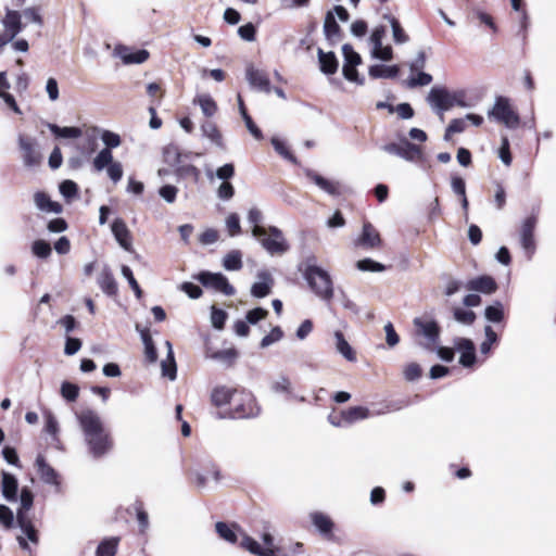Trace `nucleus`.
Instances as JSON below:
<instances>
[{"mask_svg": "<svg viewBox=\"0 0 556 556\" xmlns=\"http://www.w3.org/2000/svg\"><path fill=\"white\" fill-rule=\"evenodd\" d=\"M77 419L88 454L94 459L109 455L114 447V441L100 415L92 409H85L77 415Z\"/></svg>", "mask_w": 556, "mask_h": 556, "instance_id": "nucleus-1", "label": "nucleus"}, {"mask_svg": "<svg viewBox=\"0 0 556 556\" xmlns=\"http://www.w3.org/2000/svg\"><path fill=\"white\" fill-rule=\"evenodd\" d=\"M315 257H308L304 268V279L311 290L321 300L329 302L333 298V282L327 270L317 266Z\"/></svg>", "mask_w": 556, "mask_h": 556, "instance_id": "nucleus-2", "label": "nucleus"}, {"mask_svg": "<svg viewBox=\"0 0 556 556\" xmlns=\"http://www.w3.org/2000/svg\"><path fill=\"white\" fill-rule=\"evenodd\" d=\"M262 540L264 547H262L256 540L248 535L242 536L240 544L250 553L257 556H279L278 554H285L287 548L285 543L282 541L276 543L275 538L269 532H264Z\"/></svg>", "mask_w": 556, "mask_h": 556, "instance_id": "nucleus-3", "label": "nucleus"}, {"mask_svg": "<svg viewBox=\"0 0 556 556\" xmlns=\"http://www.w3.org/2000/svg\"><path fill=\"white\" fill-rule=\"evenodd\" d=\"M17 144L25 167L35 168L41 164L42 154L40 146L35 138L20 134L17 136Z\"/></svg>", "mask_w": 556, "mask_h": 556, "instance_id": "nucleus-4", "label": "nucleus"}, {"mask_svg": "<svg viewBox=\"0 0 556 556\" xmlns=\"http://www.w3.org/2000/svg\"><path fill=\"white\" fill-rule=\"evenodd\" d=\"M489 117H493L510 129L517 128L520 124L519 115L513 110L508 99L503 97L496 98L492 110L489 111Z\"/></svg>", "mask_w": 556, "mask_h": 556, "instance_id": "nucleus-5", "label": "nucleus"}, {"mask_svg": "<svg viewBox=\"0 0 556 556\" xmlns=\"http://www.w3.org/2000/svg\"><path fill=\"white\" fill-rule=\"evenodd\" d=\"M454 96L444 87H433L427 96V102L432 111L444 121V113L454 106Z\"/></svg>", "mask_w": 556, "mask_h": 556, "instance_id": "nucleus-6", "label": "nucleus"}, {"mask_svg": "<svg viewBox=\"0 0 556 556\" xmlns=\"http://www.w3.org/2000/svg\"><path fill=\"white\" fill-rule=\"evenodd\" d=\"M266 230L267 232L264 237H256L260 240L262 247L270 255L285 254L289 250V244L282 231L275 226H270Z\"/></svg>", "mask_w": 556, "mask_h": 556, "instance_id": "nucleus-7", "label": "nucleus"}, {"mask_svg": "<svg viewBox=\"0 0 556 556\" xmlns=\"http://www.w3.org/2000/svg\"><path fill=\"white\" fill-rule=\"evenodd\" d=\"M417 329V333L425 338V342L420 343L425 349L432 350L439 342L440 328L434 320H426L421 317H416L413 320Z\"/></svg>", "mask_w": 556, "mask_h": 556, "instance_id": "nucleus-8", "label": "nucleus"}, {"mask_svg": "<svg viewBox=\"0 0 556 556\" xmlns=\"http://www.w3.org/2000/svg\"><path fill=\"white\" fill-rule=\"evenodd\" d=\"M5 528L16 529V540L22 549L29 553L33 552L30 544L37 546L38 544V532L34 527V523H2Z\"/></svg>", "mask_w": 556, "mask_h": 556, "instance_id": "nucleus-9", "label": "nucleus"}, {"mask_svg": "<svg viewBox=\"0 0 556 556\" xmlns=\"http://www.w3.org/2000/svg\"><path fill=\"white\" fill-rule=\"evenodd\" d=\"M197 279L206 288L214 289L225 295H233L235 288L228 282V279L220 273L202 271Z\"/></svg>", "mask_w": 556, "mask_h": 556, "instance_id": "nucleus-10", "label": "nucleus"}, {"mask_svg": "<svg viewBox=\"0 0 556 556\" xmlns=\"http://www.w3.org/2000/svg\"><path fill=\"white\" fill-rule=\"evenodd\" d=\"M536 226V217L528 216L521 224L520 228V244L523 249L527 258L531 260L535 252L534 229Z\"/></svg>", "mask_w": 556, "mask_h": 556, "instance_id": "nucleus-11", "label": "nucleus"}, {"mask_svg": "<svg viewBox=\"0 0 556 556\" xmlns=\"http://www.w3.org/2000/svg\"><path fill=\"white\" fill-rule=\"evenodd\" d=\"M245 78L253 89L265 93H269L271 91L267 73L255 68L252 64L247 66Z\"/></svg>", "mask_w": 556, "mask_h": 556, "instance_id": "nucleus-12", "label": "nucleus"}, {"mask_svg": "<svg viewBox=\"0 0 556 556\" xmlns=\"http://www.w3.org/2000/svg\"><path fill=\"white\" fill-rule=\"evenodd\" d=\"M454 349L459 352V364L464 367H472L476 363V348L470 339H454Z\"/></svg>", "mask_w": 556, "mask_h": 556, "instance_id": "nucleus-13", "label": "nucleus"}, {"mask_svg": "<svg viewBox=\"0 0 556 556\" xmlns=\"http://www.w3.org/2000/svg\"><path fill=\"white\" fill-rule=\"evenodd\" d=\"M22 14L15 10H7L4 17L1 23L4 27L3 35L10 38L12 41L23 30Z\"/></svg>", "mask_w": 556, "mask_h": 556, "instance_id": "nucleus-14", "label": "nucleus"}, {"mask_svg": "<svg viewBox=\"0 0 556 556\" xmlns=\"http://www.w3.org/2000/svg\"><path fill=\"white\" fill-rule=\"evenodd\" d=\"M258 281L254 282L251 287V294L254 298L262 299L271 292L274 279L269 271L261 270L257 273Z\"/></svg>", "mask_w": 556, "mask_h": 556, "instance_id": "nucleus-15", "label": "nucleus"}, {"mask_svg": "<svg viewBox=\"0 0 556 556\" xmlns=\"http://www.w3.org/2000/svg\"><path fill=\"white\" fill-rule=\"evenodd\" d=\"M304 175L308 180L314 182L319 189H321L326 193L331 195L340 194L338 182L329 180L309 168L304 169Z\"/></svg>", "mask_w": 556, "mask_h": 556, "instance_id": "nucleus-16", "label": "nucleus"}, {"mask_svg": "<svg viewBox=\"0 0 556 556\" xmlns=\"http://www.w3.org/2000/svg\"><path fill=\"white\" fill-rule=\"evenodd\" d=\"M36 467L40 479L47 483L60 488L59 473L46 462L42 455L36 458Z\"/></svg>", "mask_w": 556, "mask_h": 556, "instance_id": "nucleus-17", "label": "nucleus"}, {"mask_svg": "<svg viewBox=\"0 0 556 556\" xmlns=\"http://www.w3.org/2000/svg\"><path fill=\"white\" fill-rule=\"evenodd\" d=\"M466 288L470 291L492 294L496 291L497 283L493 277L484 275L469 280Z\"/></svg>", "mask_w": 556, "mask_h": 556, "instance_id": "nucleus-18", "label": "nucleus"}, {"mask_svg": "<svg viewBox=\"0 0 556 556\" xmlns=\"http://www.w3.org/2000/svg\"><path fill=\"white\" fill-rule=\"evenodd\" d=\"M399 157H402L407 162L421 163L425 160V154L419 146L409 142L407 139H404L401 141Z\"/></svg>", "mask_w": 556, "mask_h": 556, "instance_id": "nucleus-19", "label": "nucleus"}, {"mask_svg": "<svg viewBox=\"0 0 556 556\" xmlns=\"http://www.w3.org/2000/svg\"><path fill=\"white\" fill-rule=\"evenodd\" d=\"M116 54L125 64H141L149 58V52L147 50L141 49L134 51L127 47H117Z\"/></svg>", "mask_w": 556, "mask_h": 556, "instance_id": "nucleus-20", "label": "nucleus"}, {"mask_svg": "<svg viewBox=\"0 0 556 556\" xmlns=\"http://www.w3.org/2000/svg\"><path fill=\"white\" fill-rule=\"evenodd\" d=\"M112 232L118 242V244L126 251L131 250V238L130 232L125 224V222L121 218H116L112 224Z\"/></svg>", "mask_w": 556, "mask_h": 556, "instance_id": "nucleus-21", "label": "nucleus"}, {"mask_svg": "<svg viewBox=\"0 0 556 556\" xmlns=\"http://www.w3.org/2000/svg\"><path fill=\"white\" fill-rule=\"evenodd\" d=\"M240 404L235 407V415L238 418L254 417L258 414L260 408L256 406L254 397L251 394H243Z\"/></svg>", "mask_w": 556, "mask_h": 556, "instance_id": "nucleus-22", "label": "nucleus"}, {"mask_svg": "<svg viewBox=\"0 0 556 556\" xmlns=\"http://www.w3.org/2000/svg\"><path fill=\"white\" fill-rule=\"evenodd\" d=\"M200 129L204 138L208 139L218 149L226 150L223 135L215 123L206 121L201 125Z\"/></svg>", "mask_w": 556, "mask_h": 556, "instance_id": "nucleus-23", "label": "nucleus"}, {"mask_svg": "<svg viewBox=\"0 0 556 556\" xmlns=\"http://www.w3.org/2000/svg\"><path fill=\"white\" fill-rule=\"evenodd\" d=\"M34 202L36 207L41 212L54 214H60L62 212V205L52 201L49 194L43 191L35 192Z\"/></svg>", "mask_w": 556, "mask_h": 556, "instance_id": "nucleus-24", "label": "nucleus"}, {"mask_svg": "<svg viewBox=\"0 0 556 556\" xmlns=\"http://www.w3.org/2000/svg\"><path fill=\"white\" fill-rule=\"evenodd\" d=\"M98 285L100 289L105 293L108 296H116L118 292L117 282L112 274V271L105 267L101 271V274L98 277Z\"/></svg>", "mask_w": 556, "mask_h": 556, "instance_id": "nucleus-25", "label": "nucleus"}, {"mask_svg": "<svg viewBox=\"0 0 556 556\" xmlns=\"http://www.w3.org/2000/svg\"><path fill=\"white\" fill-rule=\"evenodd\" d=\"M1 478V491L3 497L9 502L16 501L18 489L17 479L7 471H2Z\"/></svg>", "mask_w": 556, "mask_h": 556, "instance_id": "nucleus-26", "label": "nucleus"}, {"mask_svg": "<svg viewBox=\"0 0 556 556\" xmlns=\"http://www.w3.org/2000/svg\"><path fill=\"white\" fill-rule=\"evenodd\" d=\"M119 518L125 519L126 521L134 518H136L137 521H148L149 515L144 509L143 504L136 501L119 513Z\"/></svg>", "mask_w": 556, "mask_h": 556, "instance_id": "nucleus-27", "label": "nucleus"}, {"mask_svg": "<svg viewBox=\"0 0 556 556\" xmlns=\"http://www.w3.org/2000/svg\"><path fill=\"white\" fill-rule=\"evenodd\" d=\"M380 237L378 231L372 227L371 224L366 223L363 226V232L357 239L356 244L364 248H375L379 245Z\"/></svg>", "mask_w": 556, "mask_h": 556, "instance_id": "nucleus-28", "label": "nucleus"}, {"mask_svg": "<svg viewBox=\"0 0 556 556\" xmlns=\"http://www.w3.org/2000/svg\"><path fill=\"white\" fill-rule=\"evenodd\" d=\"M334 348L346 361L355 362L356 355L352 346L345 340L341 331H334L333 333Z\"/></svg>", "mask_w": 556, "mask_h": 556, "instance_id": "nucleus-29", "label": "nucleus"}, {"mask_svg": "<svg viewBox=\"0 0 556 556\" xmlns=\"http://www.w3.org/2000/svg\"><path fill=\"white\" fill-rule=\"evenodd\" d=\"M193 104L200 106L205 117L214 116L218 110L215 100L208 93L197 94L193 99Z\"/></svg>", "mask_w": 556, "mask_h": 556, "instance_id": "nucleus-30", "label": "nucleus"}, {"mask_svg": "<svg viewBox=\"0 0 556 556\" xmlns=\"http://www.w3.org/2000/svg\"><path fill=\"white\" fill-rule=\"evenodd\" d=\"M320 71L326 75H332L338 70V61L333 52H324L320 48L317 51Z\"/></svg>", "mask_w": 556, "mask_h": 556, "instance_id": "nucleus-31", "label": "nucleus"}, {"mask_svg": "<svg viewBox=\"0 0 556 556\" xmlns=\"http://www.w3.org/2000/svg\"><path fill=\"white\" fill-rule=\"evenodd\" d=\"M239 356V353L236 349L233 348H230V349H225V350H220V351H215V352H212L210 353L208 351L206 352V357L207 358H211V359H214V361H217L228 367L232 366L236 362V359L238 358Z\"/></svg>", "mask_w": 556, "mask_h": 556, "instance_id": "nucleus-32", "label": "nucleus"}, {"mask_svg": "<svg viewBox=\"0 0 556 556\" xmlns=\"http://www.w3.org/2000/svg\"><path fill=\"white\" fill-rule=\"evenodd\" d=\"M34 495L30 490L23 488L20 495V508L17 509L16 521H27L26 513L31 508Z\"/></svg>", "mask_w": 556, "mask_h": 556, "instance_id": "nucleus-33", "label": "nucleus"}, {"mask_svg": "<svg viewBox=\"0 0 556 556\" xmlns=\"http://www.w3.org/2000/svg\"><path fill=\"white\" fill-rule=\"evenodd\" d=\"M383 18L390 23L393 40L396 45H403L409 41V36L405 33L397 18L391 14H384Z\"/></svg>", "mask_w": 556, "mask_h": 556, "instance_id": "nucleus-34", "label": "nucleus"}, {"mask_svg": "<svg viewBox=\"0 0 556 556\" xmlns=\"http://www.w3.org/2000/svg\"><path fill=\"white\" fill-rule=\"evenodd\" d=\"M312 532L318 534L326 541H339L340 536L337 534L338 530L336 523H312Z\"/></svg>", "mask_w": 556, "mask_h": 556, "instance_id": "nucleus-35", "label": "nucleus"}, {"mask_svg": "<svg viewBox=\"0 0 556 556\" xmlns=\"http://www.w3.org/2000/svg\"><path fill=\"white\" fill-rule=\"evenodd\" d=\"M118 543V536H110L103 539L96 549V556H115L117 553Z\"/></svg>", "mask_w": 556, "mask_h": 556, "instance_id": "nucleus-36", "label": "nucleus"}, {"mask_svg": "<svg viewBox=\"0 0 556 556\" xmlns=\"http://www.w3.org/2000/svg\"><path fill=\"white\" fill-rule=\"evenodd\" d=\"M370 417V412L364 406H353L343 410V418L348 426L356 421L364 420Z\"/></svg>", "mask_w": 556, "mask_h": 556, "instance_id": "nucleus-37", "label": "nucleus"}, {"mask_svg": "<svg viewBox=\"0 0 556 556\" xmlns=\"http://www.w3.org/2000/svg\"><path fill=\"white\" fill-rule=\"evenodd\" d=\"M399 66H384L380 64L371 65L368 70V74L371 78H394L399 74Z\"/></svg>", "mask_w": 556, "mask_h": 556, "instance_id": "nucleus-38", "label": "nucleus"}, {"mask_svg": "<svg viewBox=\"0 0 556 556\" xmlns=\"http://www.w3.org/2000/svg\"><path fill=\"white\" fill-rule=\"evenodd\" d=\"M237 100H238V106H239L240 114H241V116H242V118H243V121L245 123V126H247L248 130L250 131V134L255 139H257V140L262 139L263 138L262 131L254 124V122L252 121L251 116L248 114L247 109H245L244 103H243V100H242L240 94H238Z\"/></svg>", "mask_w": 556, "mask_h": 556, "instance_id": "nucleus-39", "label": "nucleus"}, {"mask_svg": "<svg viewBox=\"0 0 556 556\" xmlns=\"http://www.w3.org/2000/svg\"><path fill=\"white\" fill-rule=\"evenodd\" d=\"M236 391L227 387H217L212 392V402L216 406L229 404Z\"/></svg>", "mask_w": 556, "mask_h": 556, "instance_id": "nucleus-40", "label": "nucleus"}, {"mask_svg": "<svg viewBox=\"0 0 556 556\" xmlns=\"http://www.w3.org/2000/svg\"><path fill=\"white\" fill-rule=\"evenodd\" d=\"M49 130L58 138H79L83 135V131L78 127H60L55 124L49 123Z\"/></svg>", "mask_w": 556, "mask_h": 556, "instance_id": "nucleus-41", "label": "nucleus"}, {"mask_svg": "<svg viewBox=\"0 0 556 556\" xmlns=\"http://www.w3.org/2000/svg\"><path fill=\"white\" fill-rule=\"evenodd\" d=\"M114 162L113 153L109 149H102L93 159L92 166L96 172L106 169Z\"/></svg>", "mask_w": 556, "mask_h": 556, "instance_id": "nucleus-42", "label": "nucleus"}, {"mask_svg": "<svg viewBox=\"0 0 556 556\" xmlns=\"http://www.w3.org/2000/svg\"><path fill=\"white\" fill-rule=\"evenodd\" d=\"M140 336L144 344V356L148 362L154 363L157 359V352L153 340L147 329L140 330Z\"/></svg>", "mask_w": 556, "mask_h": 556, "instance_id": "nucleus-43", "label": "nucleus"}, {"mask_svg": "<svg viewBox=\"0 0 556 556\" xmlns=\"http://www.w3.org/2000/svg\"><path fill=\"white\" fill-rule=\"evenodd\" d=\"M262 218L263 215L258 208L253 207L249 211L248 220L254 225L252 229L253 237H264L267 232L266 228L258 225L262 222Z\"/></svg>", "mask_w": 556, "mask_h": 556, "instance_id": "nucleus-44", "label": "nucleus"}, {"mask_svg": "<svg viewBox=\"0 0 556 556\" xmlns=\"http://www.w3.org/2000/svg\"><path fill=\"white\" fill-rule=\"evenodd\" d=\"M223 266L226 270H239L242 268V254L239 250H232L227 253L223 260Z\"/></svg>", "mask_w": 556, "mask_h": 556, "instance_id": "nucleus-45", "label": "nucleus"}, {"mask_svg": "<svg viewBox=\"0 0 556 556\" xmlns=\"http://www.w3.org/2000/svg\"><path fill=\"white\" fill-rule=\"evenodd\" d=\"M270 390L277 394H280V393L291 394L292 393V382L287 376L281 375L270 382Z\"/></svg>", "mask_w": 556, "mask_h": 556, "instance_id": "nucleus-46", "label": "nucleus"}, {"mask_svg": "<svg viewBox=\"0 0 556 556\" xmlns=\"http://www.w3.org/2000/svg\"><path fill=\"white\" fill-rule=\"evenodd\" d=\"M235 175V166L231 163H227L220 167H218L215 172V174L211 170H206V176L208 179H213L215 176L216 178L224 181H228L230 178H232Z\"/></svg>", "mask_w": 556, "mask_h": 556, "instance_id": "nucleus-47", "label": "nucleus"}, {"mask_svg": "<svg viewBox=\"0 0 556 556\" xmlns=\"http://www.w3.org/2000/svg\"><path fill=\"white\" fill-rule=\"evenodd\" d=\"M236 523H215V531L218 535L229 543H236L237 534L233 530Z\"/></svg>", "mask_w": 556, "mask_h": 556, "instance_id": "nucleus-48", "label": "nucleus"}, {"mask_svg": "<svg viewBox=\"0 0 556 556\" xmlns=\"http://www.w3.org/2000/svg\"><path fill=\"white\" fill-rule=\"evenodd\" d=\"M324 33L328 39L337 37L340 33V26L334 20L332 12H328L324 22Z\"/></svg>", "mask_w": 556, "mask_h": 556, "instance_id": "nucleus-49", "label": "nucleus"}, {"mask_svg": "<svg viewBox=\"0 0 556 556\" xmlns=\"http://www.w3.org/2000/svg\"><path fill=\"white\" fill-rule=\"evenodd\" d=\"M484 316L491 323L502 321L504 318L503 304L495 302L493 305L488 306L484 311Z\"/></svg>", "mask_w": 556, "mask_h": 556, "instance_id": "nucleus-50", "label": "nucleus"}, {"mask_svg": "<svg viewBox=\"0 0 556 556\" xmlns=\"http://www.w3.org/2000/svg\"><path fill=\"white\" fill-rule=\"evenodd\" d=\"M31 252L39 258H48L51 255L52 249L49 242L38 239L31 244Z\"/></svg>", "mask_w": 556, "mask_h": 556, "instance_id": "nucleus-51", "label": "nucleus"}, {"mask_svg": "<svg viewBox=\"0 0 556 556\" xmlns=\"http://www.w3.org/2000/svg\"><path fill=\"white\" fill-rule=\"evenodd\" d=\"M466 127H467L466 116L464 118L452 119L445 130L444 139L446 141L450 140V138L453 134H460L466 129Z\"/></svg>", "mask_w": 556, "mask_h": 556, "instance_id": "nucleus-52", "label": "nucleus"}, {"mask_svg": "<svg viewBox=\"0 0 556 556\" xmlns=\"http://www.w3.org/2000/svg\"><path fill=\"white\" fill-rule=\"evenodd\" d=\"M484 334L485 339L480 344V352L484 355H488L491 351L492 344L497 341V334L495 333L491 326L484 327Z\"/></svg>", "mask_w": 556, "mask_h": 556, "instance_id": "nucleus-53", "label": "nucleus"}, {"mask_svg": "<svg viewBox=\"0 0 556 556\" xmlns=\"http://www.w3.org/2000/svg\"><path fill=\"white\" fill-rule=\"evenodd\" d=\"M471 13L472 17H475L481 24L488 26L493 33L497 31V26L495 25L494 20L490 14L485 13L484 11L478 8H473Z\"/></svg>", "mask_w": 556, "mask_h": 556, "instance_id": "nucleus-54", "label": "nucleus"}, {"mask_svg": "<svg viewBox=\"0 0 556 556\" xmlns=\"http://www.w3.org/2000/svg\"><path fill=\"white\" fill-rule=\"evenodd\" d=\"M122 275L125 279H127L130 288L136 294L137 299H141L142 296V290L140 286L138 285L137 280L134 277L132 270L127 265H123L121 268Z\"/></svg>", "mask_w": 556, "mask_h": 556, "instance_id": "nucleus-55", "label": "nucleus"}, {"mask_svg": "<svg viewBox=\"0 0 556 556\" xmlns=\"http://www.w3.org/2000/svg\"><path fill=\"white\" fill-rule=\"evenodd\" d=\"M356 267L362 271H383L386 266L371 258H364L356 263Z\"/></svg>", "mask_w": 556, "mask_h": 556, "instance_id": "nucleus-56", "label": "nucleus"}, {"mask_svg": "<svg viewBox=\"0 0 556 556\" xmlns=\"http://www.w3.org/2000/svg\"><path fill=\"white\" fill-rule=\"evenodd\" d=\"M60 193L70 201L77 195L78 187L73 180H64L60 184Z\"/></svg>", "mask_w": 556, "mask_h": 556, "instance_id": "nucleus-57", "label": "nucleus"}, {"mask_svg": "<svg viewBox=\"0 0 556 556\" xmlns=\"http://www.w3.org/2000/svg\"><path fill=\"white\" fill-rule=\"evenodd\" d=\"M61 394L66 401L74 402L78 397L79 388L74 383L65 381L61 386Z\"/></svg>", "mask_w": 556, "mask_h": 556, "instance_id": "nucleus-58", "label": "nucleus"}, {"mask_svg": "<svg viewBox=\"0 0 556 556\" xmlns=\"http://www.w3.org/2000/svg\"><path fill=\"white\" fill-rule=\"evenodd\" d=\"M283 337V332L280 327H274L268 334H266L261 341V348L265 349L269 345L280 341Z\"/></svg>", "mask_w": 556, "mask_h": 556, "instance_id": "nucleus-59", "label": "nucleus"}, {"mask_svg": "<svg viewBox=\"0 0 556 556\" xmlns=\"http://www.w3.org/2000/svg\"><path fill=\"white\" fill-rule=\"evenodd\" d=\"M342 52L345 61L344 65L356 66L361 63V55L355 52L350 45H344L342 47Z\"/></svg>", "mask_w": 556, "mask_h": 556, "instance_id": "nucleus-60", "label": "nucleus"}, {"mask_svg": "<svg viewBox=\"0 0 556 556\" xmlns=\"http://www.w3.org/2000/svg\"><path fill=\"white\" fill-rule=\"evenodd\" d=\"M271 144L277 153H279L283 159L296 163V159L289 152L285 142L277 137L271 138Z\"/></svg>", "mask_w": 556, "mask_h": 556, "instance_id": "nucleus-61", "label": "nucleus"}, {"mask_svg": "<svg viewBox=\"0 0 556 556\" xmlns=\"http://www.w3.org/2000/svg\"><path fill=\"white\" fill-rule=\"evenodd\" d=\"M371 56L382 61H390L393 58V50L390 46L383 47L382 43L379 48L374 46L371 49Z\"/></svg>", "mask_w": 556, "mask_h": 556, "instance_id": "nucleus-62", "label": "nucleus"}, {"mask_svg": "<svg viewBox=\"0 0 556 556\" xmlns=\"http://www.w3.org/2000/svg\"><path fill=\"white\" fill-rule=\"evenodd\" d=\"M432 81V76L425 72H419L416 77H410L407 81L409 88L418 86H428Z\"/></svg>", "mask_w": 556, "mask_h": 556, "instance_id": "nucleus-63", "label": "nucleus"}, {"mask_svg": "<svg viewBox=\"0 0 556 556\" xmlns=\"http://www.w3.org/2000/svg\"><path fill=\"white\" fill-rule=\"evenodd\" d=\"M123 173V165L121 162L117 161H114L106 168V174L114 184H117L122 179Z\"/></svg>", "mask_w": 556, "mask_h": 556, "instance_id": "nucleus-64", "label": "nucleus"}]
</instances>
